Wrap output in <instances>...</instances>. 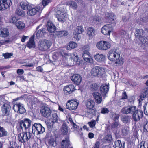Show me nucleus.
I'll list each match as a JSON object with an SVG mask.
<instances>
[{
	"instance_id": "62",
	"label": "nucleus",
	"mask_w": 148,
	"mask_h": 148,
	"mask_svg": "<svg viewBox=\"0 0 148 148\" xmlns=\"http://www.w3.org/2000/svg\"><path fill=\"white\" fill-rule=\"evenodd\" d=\"M112 117L115 120H116L118 119L119 116L118 114L113 113L112 114Z\"/></svg>"
},
{
	"instance_id": "56",
	"label": "nucleus",
	"mask_w": 148,
	"mask_h": 148,
	"mask_svg": "<svg viewBox=\"0 0 148 148\" xmlns=\"http://www.w3.org/2000/svg\"><path fill=\"white\" fill-rule=\"evenodd\" d=\"M109 112V110L106 108H103L101 109V112L102 114H106Z\"/></svg>"
},
{
	"instance_id": "35",
	"label": "nucleus",
	"mask_w": 148,
	"mask_h": 148,
	"mask_svg": "<svg viewBox=\"0 0 148 148\" xmlns=\"http://www.w3.org/2000/svg\"><path fill=\"white\" fill-rule=\"evenodd\" d=\"M0 35L3 37H7L9 34L8 30L6 28H1L0 29Z\"/></svg>"
},
{
	"instance_id": "4",
	"label": "nucleus",
	"mask_w": 148,
	"mask_h": 148,
	"mask_svg": "<svg viewBox=\"0 0 148 148\" xmlns=\"http://www.w3.org/2000/svg\"><path fill=\"white\" fill-rule=\"evenodd\" d=\"M31 130V133L36 135L42 134L45 132L44 127L41 124L36 123L32 125Z\"/></svg>"
},
{
	"instance_id": "10",
	"label": "nucleus",
	"mask_w": 148,
	"mask_h": 148,
	"mask_svg": "<svg viewBox=\"0 0 148 148\" xmlns=\"http://www.w3.org/2000/svg\"><path fill=\"white\" fill-rule=\"evenodd\" d=\"M31 121L28 118H25L20 121V124L22 129H24L25 130H31L30 127L31 125Z\"/></svg>"
},
{
	"instance_id": "14",
	"label": "nucleus",
	"mask_w": 148,
	"mask_h": 148,
	"mask_svg": "<svg viewBox=\"0 0 148 148\" xmlns=\"http://www.w3.org/2000/svg\"><path fill=\"white\" fill-rule=\"evenodd\" d=\"M13 109L15 112L20 114L24 113L26 110L23 104L20 102H17L13 106Z\"/></svg>"
},
{
	"instance_id": "20",
	"label": "nucleus",
	"mask_w": 148,
	"mask_h": 148,
	"mask_svg": "<svg viewBox=\"0 0 148 148\" xmlns=\"http://www.w3.org/2000/svg\"><path fill=\"white\" fill-rule=\"evenodd\" d=\"M65 56H66V54L64 53L63 50H61L58 52L54 53L53 54V58L55 59H60L61 58L63 59L65 57Z\"/></svg>"
},
{
	"instance_id": "15",
	"label": "nucleus",
	"mask_w": 148,
	"mask_h": 148,
	"mask_svg": "<svg viewBox=\"0 0 148 148\" xmlns=\"http://www.w3.org/2000/svg\"><path fill=\"white\" fill-rule=\"evenodd\" d=\"M137 109L136 107L128 106L123 108L121 110L122 113L125 114H132Z\"/></svg>"
},
{
	"instance_id": "12",
	"label": "nucleus",
	"mask_w": 148,
	"mask_h": 148,
	"mask_svg": "<svg viewBox=\"0 0 148 148\" xmlns=\"http://www.w3.org/2000/svg\"><path fill=\"white\" fill-rule=\"evenodd\" d=\"M11 0H1L0 1V10L3 11L9 8L12 5Z\"/></svg>"
},
{
	"instance_id": "58",
	"label": "nucleus",
	"mask_w": 148,
	"mask_h": 148,
	"mask_svg": "<svg viewBox=\"0 0 148 148\" xmlns=\"http://www.w3.org/2000/svg\"><path fill=\"white\" fill-rule=\"evenodd\" d=\"M99 141H97L92 148H99Z\"/></svg>"
},
{
	"instance_id": "1",
	"label": "nucleus",
	"mask_w": 148,
	"mask_h": 148,
	"mask_svg": "<svg viewBox=\"0 0 148 148\" xmlns=\"http://www.w3.org/2000/svg\"><path fill=\"white\" fill-rule=\"evenodd\" d=\"M109 60L115 62L116 64L122 65L124 62L123 59L120 57V53L117 50H111L108 54Z\"/></svg>"
},
{
	"instance_id": "45",
	"label": "nucleus",
	"mask_w": 148,
	"mask_h": 148,
	"mask_svg": "<svg viewBox=\"0 0 148 148\" xmlns=\"http://www.w3.org/2000/svg\"><path fill=\"white\" fill-rule=\"evenodd\" d=\"M122 121L125 123H127L130 122V118L128 116H124L121 118Z\"/></svg>"
},
{
	"instance_id": "57",
	"label": "nucleus",
	"mask_w": 148,
	"mask_h": 148,
	"mask_svg": "<svg viewBox=\"0 0 148 148\" xmlns=\"http://www.w3.org/2000/svg\"><path fill=\"white\" fill-rule=\"evenodd\" d=\"M17 21V19L16 17L14 16L12 17L10 20V23H15Z\"/></svg>"
},
{
	"instance_id": "61",
	"label": "nucleus",
	"mask_w": 148,
	"mask_h": 148,
	"mask_svg": "<svg viewBox=\"0 0 148 148\" xmlns=\"http://www.w3.org/2000/svg\"><path fill=\"white\" fill-rule=\"evenodd\" d=\"M17 72L18 75H22L24 73V71L23 69H18L17 70Z\"/></svg>"
},
{
	"instance_id": "2",
	"label": "nucleus",
	"mask_w": 148,
	"mask_h": 148,
	"mask_svg": "<svg viewBox=\"0 0 148 148\" xmlns=\"http://www.w3.org/2000/svg\"><path fill=\"white\" fill-rule=\"evenodd\" d=\"M144 33V32L142 29H137L135 34L138 44L142 47L146 48L148 46V42L146 41L145 38L143 36Z\"/></svg>"
},
{
	"instance_id": "53",
	"label": "nucleus",
	"mask_w": 148,
	"mask_h": 148,
	"mask_svg": "<svg viewBox=\"0 0 148 148\" xmlns=\"http://www.w3.org/2000/svg\"><path fill=\"white\" fill-rule=\"evenodd\" d=\"M52 0H42V4L44 7L47 5L48 3L51 2Z\"/></svg>"
},
{
	"instance_id": "33",
	"label": "nucleus",
	"mask_w": 148,
	"mask_h": 148,
	"mask_svg": "<svg viewBox=\"0 0 148 148\" xmlns=\"http://www.w3.org/2000/svg\"><path fill=\"white\" fill-rule=\"evenodd\" d=\"M71 125L74 129V131L76 134H82V132H81L82 130V128H79V127H78L77 125L74 123L71 124Z\"/></svg>"
},
{
	"instance_id": "16",
	"label": "nucleus",
	"mask_w": 148,
	"mask_h": 148,
	"mask_svg": "<svg viewBox=\"0 0 148 148\" xmlns=\"http://www.w3.org/2000/svg\"><path fill=\"white\" fill-rule=\"evenodd\" d=\"M84 31L83 27L82 26H78L75 29L73 32L74 38L76 40H79L81 38L80 34Z\"/></svg>"
},
{
	"instance_id": "60",
	"label": "nucleus",
	"mask_w": 148,
	"mask_h": 148,
	"mask_svg": "<svg viewBox=\"0 0 148 148\" xmlns=\"http://www.w3.org/2000/svg\"><path fill=\"white\" fill-rule=\"evenodd\" d=\"M10 42L9 40H1L0 41V46L3 45H4L6 43H8Z\"/></svg>"
},
{
	"instance_id": "64",
	"label": "nucleus",
	"mask_w": 148,
	"mask_h": 148,
	"mask_svg": "<svg viewBox=\"0 0 148 148\" xmlns=\"http://www.w3.org/2000/svg\"><path fill=\"white\" fill-rule=\"evenodd\" d=\"M127 96L126 93L124 92L122 94V99H126L127 98Z\"/></svg>"
},
{
	"instance_id": "34",
	"label": "nucleus",
	"mask_w": 148,
	"mask_h": 148,
	"mask_svg": "<svg viewBox=\"0 0 148 148\" xmlns=\"http://www.w3.org/2000/svg\"><path fill=\"white\" fill-rule=\"evenodd\" d=\"M94 102L91 99H88L86 103V107L88 108L92 109L94 106Z\"/></svg>"
},
{
	"instance_id": "29",
	"label": "nucleus",
	"mask_w": 148,
	"mask_h": 148,
	"mask_svg": "<svg viewBox=\"0 0 148 148\" xmlns=\"http://www.w3.org/2000/svg\"><path fill=\"white\" fill-rule=\"evenodd\" d=\"M87 31L88 36L90 38H92L96 35V31L93 28L89 27Z\"/></svg>"
},
{
	"instance_id": "49",
	"label": "nucleus",
	"mask_w": 148,
	"mask_h": 148,
	"mask_svg": "<svg viewBox=\"0 0 148 148\" xmlns=\"http://www.w3.org/2000/svg\"><path fill=\"white\" fill-rule=\"evenodd\" d=\"M2 55L5 59L9 58H10L11 56L13 55V53H5L3 54Z\"/></svg>"
},
{
	"instance_id": "21",
	"label": "nucleus",
	"mask_w": 148,
	"mask_h": 148,
	"mask_svg": "<svg viewBox=\"0 0 148 148\" xmlns=\"http://www.w3.org/2000/svg\"><path fill=\"white\" fill-rule=\"evenodd\" d=\"M71 79L75 84L79 85L82 81V78L79 74H75L71 77Z\"/></svg>"
},
{
	"instance_id": "17",
	"label": "nucleus",
	"mask_w": 148,
	"mask_h": 148,
	"mask_svg": "<svg viewBox=\"0 0 148 148\" xmlns=\"http://www.w3.org/2000/svg\"><path fill=\"white\" fill-rule=\"evenodd\" d=\"M143 115V111L137 109L132 114V118L135 121H139L142 118Z\"/></svg>"
},
{
	"instance_id": "51",
	"label": "nucleus",
	"mask_w": 148,
	"mask_h": 148,
	"mask_svg": "<svg viewBox=\"0 0 148 148\" xmlns=\"http://www.w3.org/2000/svg\"><path fill=\"white\" fill-rule=\"evenodd\" d=\"M96 122L94 120H92L90 122H88V123L90 127L93 128L95 125Z\"/></svg>"
},
{
	"instance_id": "27",
	"label": "nucleus",
	"mask_w": 148,
	"mask_h": 148,
	"mask_svg": "<svg viewBox=\"0 0 148 148\" xmlns=\"http://www.w3.org/2000/svg\"><path fill=\"white\" fill-rule=\"evenodd\" d=\"M93 96L96 102L100 104L102 101V99L101 94L99 92H95L93 93Z\"/></svg>"
},
{
	"instance_id": "55",
	"label": "nucleus",
	"mask_w": 148,
	"mask_h": 148,
	"mask_svg": "<svg viewBox=\"0 0 148 148\" xmlns=\"http://www.w3.org/2000/svg\"><path fill=\"white\" fill-rule=\"evenodd\" d=\"M90 49V48L89 45H86L83 47V49L84 50L83 53H84L85 51L89 52Z\"/></svg>"
},
{
	"instance_id": "54",
	"label": "nucleus",
	"mask_w": 148,
	"mask_h": 148,
	"mask_svg": "<svg viewBox=\"0 0 148 148\" xmlns=\"http://www.w3.org/2000/svg\"><path fill=\"white\" fill-rule=\"evenodd\" d=\"M144 113L148 115V103H146L144 106Z\"/></svg>"
},
{
	"instance_id": "40",
	"label": "nucleus",
	"mask_w": 148,
	"mask_h": 148,
	"mask_svg": "<svg viewBox=\"0 0 148 148\" xmlns=\"http://www.w3.org/2000/svg\"><path fill=\"white\" fill-rule=\"evenodd\" d=\"M45 34V30L44 29H41L37 31L36 34L37 37L39 38L40 37L42 36Z\"/></svg>"
},
{
	"instance_id": "50",
	"label": "nucleus",
	"mask_w": 148,
	"mask_h": 148,
	"mask_svg": "<svg viewBox=\"0 0 148 148\" xmlns=\"http://www.w3.org/2000/svg\"><path fill=\"white\" fill-rule=\"evenodd\" d=\"M51 121L50 119L49 120L47 121V124L48 127L49 128L51 129L53 127V124L55 123H53V122H51Z\"/></svg>"
},
{
	"instance_id": "9",
	"label": "nucleus",
	"mask_w": 148,
	"mask_h": 148,
	"mask_svg": "<svg viewBox=\"0 0 148 148\" xmlns=\"http://www.w3.org/2000/svg\"><path fill=\"white\" fill-rule=\"evenodd\" d=\"M51 45V43L48 40H41L38 43V48L40 50L45 51L49 48Z\"/></svg>"
},
{
	"instance_id": "11",
	"label": "nucleus",
	"mask_w": 148,
	"mask_h": 148,
	"mask_svg": "<svg viewBox=\"0 0 148 148\" xmlns=\"http://www.w3.org/2000/svg\"><path fill=\"white\" fill-rule=\"evenodd\" d=\"M78 104L79 102L77 100H69L66 104V107L70 110H73L77 108Z\"/></svg>"
},
{
	"instance_id": "46",
	"label": "nucleus",
	"mask_w": 148,
	"mask_h": 148,
	"mask_svg": "<svg viewBox=\"0 0 148 148\" xmlns=\"http://www.w3.org/2000/svg\"><path fill=\"white\" fill-rule=\"evenodd\" d=\"M108 18L110 21V22L111 23V24L114 22L115 23V22L114 21V20L116 19V16L113 14L112 13L109 14Z\"/></svg>"
},
{
	"instance_id": "52",
	"label": "nucleus",
	"mask_w": 148,
	"mask_h": 148,
	"mask_svg": "<svg viewBox=\"0 0 148 148\" xmlns=\"http://www.w3.org/2000/svg\"><path fill=\"white\" fill-rule=\"evenodd\" d=\"M148 95V92L147 91H145L143 93L141 94L140 98L141 100H143L144 98Z\"/></svg>"
},
{
	"instance_id": "37",
	"label": "nucleus",
	"mask_w": 148,
	"mask_h": 148,
	"mask_svg": "<svg viewBox=\"0 0 148 148\" xmlns=\"http://www.w3.org/2000/svg\"><path fill=\"white\" fill-rule=\"evenodd\" d=\"M77 46V44L73 42H71L69 43V45L66 46V49L68 50H71L76 47Z\"/></svg>"
},
{
	"instance_id": "7",
	"label": "nucleus",
	"mask_w": 148,
	"mask_h": 148,
	"mask_svg": "<svg viewBox=\"0 0 148 148\" xmlns=\"http://www.w3.org/2000/svg\"><path fill=\"white\" fill-rule=\"evenodd\" d=\"M31 130H29L28 132H23L18 134V139L21 143L25 142L27 141L32 136Z\"/></svg>"
},
{
	"instance_id": "6",
	"label": "nucleus",
	"mask_w": 148,
	"mask_h": 148,
	"mask_svg": "<svg viewBox=\"0 0 148 148\" xmlns=\"http://www.w3.org/2000/svg\"><path fill=\"white\" fill-rule=\"evenodd\" d=\"M116 23L114 22L104 26L101 29V33L105 35L110 36L111 32L113 31V27Z\"/></svg>"
},
{
	"instance_id": "42",
	"label": "nucleus",
	"mask_w": 148,
	"mask_h": 148,
	"mask_svg": "<svg viewBox=\"0 0 148 148\" xmlns=\"http://www.w3.org/2000/svg\"><path fill=\"white\" fill-rule=\"evenodd\" d=\"M16 26L19 29H22L24 28L25 24L23 22L19 21L16 24Z\"/></svg>"
},
{
	"instance_id": "38",
	"label": "nucleus",
	"mask_w": 148,
	"mask_h": 148,
	"mask_svg": "<svg viewBox=\"0 0 148 148\" xmlns=\"http://www.w3.org/2000/svg\"><path fill=\"white\" fill-rule=\"evenodd\" d=\"M66 5L74 9H76L77 8V4L75 2L72 1H67L66 2Z\"/></svg>"
},
{
	"instance_id": "26",
	"label": "nucleus",
	"mask_w": 148,
	"mask_h": 148,
	"mask_svg": "<svg viewBox=\"0 0 148 148\" xmlns=\"http://www.w3.org/2000/svg\"><path fill=\"white\" fill-rule=\"evenodd\" d=\"M48 31L50 33L54 32L56 31V27L50 21L47 22V25Z\"/></svg>"
},
{
	"instance_id": "5",
	"label": "nucleus",
	"mask_w": 148,
	"mask_h": 148,
	"mask_svg": "<svg viewBox=\"0 0 148 148\" xmlns=\"http://www.w3.org/2000/svg\"><path fill=\"white\" fill-rule=\"evenodd\" d=\"M111 41L102 40L97 42L96 44L97 48L101 50H106L109 49L111 46Z\"/></svg>"
},
{
	"instance_id": "25",
	"label": "nucleus",
	"mask_w": 148,
	"mask_h": 148,
	"mask_svg": "<svg viewBox=\"0 0 148 148\" xmlns=\"http://www.w3.org/2000/svg\"><path fill=\"white\" fill-rule=\"evenodd\" d=\"M70 55L72 60L73 62V64L77 65H79L80 63L79 61L77 53L75 52L73 53H71Z\"/></svg>"
},
{
	"instance_id": "48",
	"label": "nucleus",
	"mask_w": 148,
	"mask_h": 148,
	"mask_svg": "<svg viewBox=\"0 0 148 148\" xmlns=\"http://www.w3.org/2000/svg\"><path fill=\"white\" fill-rule=\"evenodd\" d=\"M99 85L97 84H93L91 85V88L92 90H96L99 88Z\"/></svg>"
},
{
	"instance_id": "41",
	"label": "nucleus",
	"mask_w": 148,
	"mask_h": 148,
	"mask_svg": "<svg viewBox=\"0 0 148 148\" xmlns=\"http://www.w3.org/2000/svg\"><path fill=\"white\" fill-rule=\"evenodd\" d=\"M68 131V127L65 124H63L62 125L61 130L62 133L64 135L67 134Z\"/></svg>"
},
{
	"instance_id": "36",
	"label": "nucleus",
	"mask_w": 148,
	"mask_h": 148,
	"mask_svg": "<svg viewBox=\"0 0 148 148\" xmlns=\"http://www.w3.org/2000/svg\"><path fill=\"white\" fill-rule=\"evenodd\" d=\"M27 46L29 48L34 47H35L34 37H32L30 38L29 41L27 42Z\"/></svg>"
},
{
	"instance_id": "32",
	"label": "nucleus",
	"mask_w": 148,
	"mask_h": 148,
	"mask_svg": "<svg viewBox=\"0 0 148 148\" xmlns=\"http://www.w3.org/2000/svg\"><path fill=\"white\" fill-rule=\"evenodd\" d=\"M20 6L22 9L27 10L30 8V5L27 1H22L20 3Z\"/></svg>"
},
{
	"instance_id": "3",
	"label": "nucleus",
	"mask_w": 148,
	"mask_h": 148,
	"mask_svg": "<svg viewBox=\"0 0 148 148\" xmlns=\"http://www.w3.org/2000/svg\"><path fill=\"white\" fill-rule=\"evenodd\" d=\"M105 69L103 67L95 66L91 70V74L93 76L100 77L105 73Z\"/></svg>"
},
{
	"instance_id": "63",
	"label": "nucleus",
	"mask_w": 148,
	"mask_h": 148,
	"mask_svg": "<svg viewBox=\"0 0 148 148\" xmlns=\"http://www.w3.org/2000/svg\"><path fill=\"white\" fill-rule=\"evenodd\" d=\"M143 20V19H142L141 18H138V20H136V22L140 24L143 25L144 23V22Z\"/></svg>"
},
{
	"instance_id": "19",
	"label": "nucleus",
	"mask_w": 148,
	"mask_h": 148,
	"mask_svg": "<svg viewBox=\"0 0 148 148\" xmlns=\"http://www.w3.org/2000/svg\"><path fill=\"white\" fill-rule=\"evenodd\" d=\"M51 111L50 108L47 106L43 107L40 110V112L44 117H47L51 114Z\"/></svg>"
},
{
	"instance_id": "28",
	"label": "nucleus",
	"mask_w": 148,
	"mask_h": 148,
	"mask_svg": "<svg viewBox=\"0 0 148 148\" xmlns=\"http://www.w3.org/2000/svg\"><path fill=\"white\" fill-rule=\"evenodd\" d=\"M70 143L68 138H66L61 143V148H68L70 147Z\"/></svg>"
},
{
	"instance_id": "31",
	"label": "nucleus",
	"mask_w": 148,
	"mask_h": 148,
	"mask_svg": "<svg viewBox=\"0 0 148 148\" xmlns=\"http://www.w3.org/2000/svg\"><path fill=\"white\" fill-rule=\"evenodd\" d=\"M68 34L66 31H56L54 32V35H56L58 37L66 36Z\"/></svg>"
},
{
	"instance_id": "22",
	"label": "nucleus",
	"mask_w": 148,
	"mask_h": 148,
	"mask_svg": "<svg viewBox=\"0 0 148 148\" xmlns=\"http://www.w3.org/2000/svg\"><path fill=\"white\" fill-rule=\"evenodd\" d=\"M109 86L108 84H103L100 87V89L103 95V97H105L106 94L109 90Z\"/></svg>"
},
{
	"instance_id": "18",
	"label": "nucleus",
	"mask_w": 148,
	"mask_h": 148,
	"mask_svg": "<svg viewBox=\"0 0 148 148\" xmlns=\"http://www.w3.org/2000/svg\"><path fill=\"white\" fill-rule=\"evenodd\" d=\"M89 52L85 51L83 53L82 57L86 62H88L91 64H93L94 63L93 60Z\"/></svg>"
},
{
	"instance_id": "24",
	"label": "nucleus",
	"mask_w": 148,
	"mask_h": 148,
	"mask_svg": "<svg viewBox=\"0 0 148 148\" xmlns=\"http://www.w3.org/2000/svg\"><path fill=\"white\" fill-rule=\"evenodd\" d=\"M94 57L96 60L100 63L104 62L106 59L105 55L102 54H96L94 55Z\"/></svg>"
},
{
	"instance_id": "13",
	"label": "nucleus",
	"mask_w": 148,
	"mask_h": 148,
	"mask_svg": "<svg viewBox=\"0 0 148 148\" xmlns=\"http://www.w3.org/2000/svg\"><path fill=\"white\" fill-rule=\"evenodd\" d=\"M67 15L64 10L62 11L58 10L57 12L56 17L58 21L61 22H63L66 20Z\"/></svg>"
},
{
	"instance_id": "44",
	"label": "nucleus",
	"mask_w": 148,
	"mask_h": 148,
	"mask_svg": "<svg viewBox=\"0 0 148 148\" xmlns=\"http://www.w3.org/2000/svg\"><path fill=\"white\" fill-rule=\"evenodd\" d=\"M50 119L51 121V122H53V123H55L58 122V117L56 114H52L51 118Z\"/></svg>"
},
{
	"instance_id": "39",
	"label": "nucleus",
	"mask_w": 148,
	"mask_h": 148,
	"mask_svg": "<svg viewBox=\"0 0 148 148\" xmlns=\"http://www.w3.org/2000/svg\"><path fill=\"white\" fill-rule=\"evenodd\" d=\"M115 148H124V143H121L120 140H118L115 142Z\"/></svg>"
},
{
	"instance_id": "23",
	"label": "nucleus",
	"mask_w": 148,
	"mask_h": 148,
	"mask_svg": "<svg viewBox=\"0 0 148 148\" xmlns=\"http://www.w3.org/2000/svg\"><path fill=\"white\" fill-rule=\"evenodd\" d=\"M74 90V86L73 85L66 86L63 89L64 93L67 95L71 94Z\"/></svg>"
},
{
	"instance_id": "43",
	"label": "nucleus",
	"mask_w": 148,
	"mask_h": 148,
	"mask_svg": "<svg viewBox=\"0 0 148 148\" xmlns=\"http://www.w3.org/2000/svg\"><path fill=\"white\" fill-rule=\"evenodd\" d=\"M8 132L5 129L0 126V137H3L7 135Z\"/></svg>"
},
{
	"instance_id": "8",
	"label": "nucleus",
	"mask_w": 148,
	"mask_h": 148,
	"mask_svg": "<svg viewBox=\"0 0 148 148\" xmlns=\"http://www.w3.org/2000/svg\"><path fill=\"white\" fill-rule=\"evenodd\" d=\"M43 8L41 4H39L34 8H30L27 12V15L29 16H33L36 14L38 13H39L40 11H41Z\"/></svg>"
},
{
	"instance_id": "30",
	"label": "nucleus",
	"mask_w": 148,
	"mask_h": 148,
	"mask_svg": "<svg viewBox=\"0 0 148 148\" xmlns=\"http://www.w3.org/2000/svg\"><path fill=\"white\" fill-rule=\"evenodd\" d=\"M10 106L9 104L5 103L3 105L1 108L3 114H7V112L10 111Z\"/></svg>"
},
{
	"instance_id": "59",
	"label": "nucleus",
	"mask_w": 148,
	"mask_h": 148,
	"mask_svg": "<svg viewBox=\"0 0 148 148\" xmlns=\"http://www.w3.org/2000/svg\"><path fill=\"white\" fill-rule=\"evenodd\" d=\"M143 130L145 132H148V121L146 123L145 125Z\"/></svg>"
},
{
	"instance_id": "47",
	"label": "nucleus",
	"mask_w": 148,
	"mask_h": 148,
	"mask_svg": "<svg viewBox=\"0 0 148 148\" xmlns=\"http://www.w3.org/2000/svg\"><path fill=\"white\" fill-rule=\"evenodd\" d=\"M16 13L18 15L21 16H23L25 15V12L20 9H17Z\"/></svg>"
}]
</instances>
